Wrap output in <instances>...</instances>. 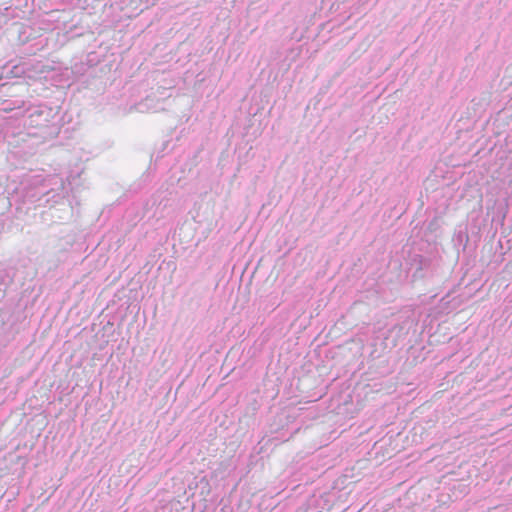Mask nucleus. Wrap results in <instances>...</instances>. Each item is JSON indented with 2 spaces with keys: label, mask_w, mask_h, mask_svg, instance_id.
I'll list each match as a JSON object with an SVG mask.
<instances>
[{
  "label": "nucleus",
  "mask_w": 512,
  "mask_h": 512,
  "mask_svg": "<svg viewBox=\"0 0 512 512\" xmlns=\"http://www.w3.org/2000/svg\"><path fill=\"white\" fill-rule=\"evenodd\" d=\"M25 113V125L46 128V134L51 138L57 137L64 124L71 120V117L66 120L68 116L66 112L61 114V106L47 103L30 106L25 110Z\"/></svg>",
  "instance_id": "obj_1"
},
{
  "label": "nucleus",
  "mask_w": 512,
  "mask_h": 512,
  "mask_svg": "<svg viewBox=\"0 0 512 512\" xmlns=\"http://www.w3.org/2000/svg\"><path fill=\"white\" fill-rule=\"evenodd\" d=\"M407 265L408 272L411 273L414 280L433 277L438 268L437 261L418 253L409 255Z\"/></svg>",
  "instance_id": "obj_2"
},
{
  "label": "nucleus",
  "mask_w": 512,
  "mask_h": 512,
  "mask_svg": "<svg viewBox=\"0 0 512 512\" xmlns=\"http://www.w3.org/2000/svg\"><path fill=\"white\" fill-rule=\"evenodd\" d=\"M56 187L50 188L49 190L38 192V195L33 194L32 197H36L34 200L38 203V206L54 207L56 204L61 203L67 196V189L62 178L55 179Z\"/></svg>",
  "instance_id": "obj_3"
},
{
  "label": "nucleus",
  "mask_w": 512,
  "mask_h": 512,
  "mask_svg": "<svg viewBox=\"0 0 512 512\" xmlns=\"http://www.w3.org/2000/svg\"><path fill=\"white\" fill-rule=\"evenodd\" d=\"M25 74V68L22 65L4 66L0 70V87L8 84V82H2L3 79L20 78Z\"/></svg>",
  "instance_id": "obj_4"
},
{
  "label": "nucleus",
  "mask_w": 512,
  "mask_h": 512,
  "mask_svg": "<svg viewBox=\"0 0 512 512\" xmlns=\"http://www.w3.org/2000/svg\"><path fill=\"white\" fill-rule=\"evenodd\" d=\"M468 242L469 236L466 230H459L453 236V243L458 253L460 251L465 252Z\"/></svg>",
  "instance_id": "obj_5"
},
{
  "label": "nucleus",
  "mask_w": 512,
  "mask_h": 512,
  "mask_svg": "<svg viewBox=\"0 0 512 512\" xmlns=\"http://www.w3.org/2000/svg\"><path fill=\"white\" fill-rule=\"evenodd\" d=\"M438 227V221L436 218H434L433 220H431L428 225H427V230L430 231V232H433L436 230V228Z\"/></svg>",
  "instance_id": "obj_6"
},
{
  "label": "nucleus",
  "mask_w": 512,
  "mask_h": 512,
  "mask_svg": "<svg viewBox=\"0 0 512 512\" xmlns=\"http://www.w3.org/2000/svg\"><path fill=\"white\" fill-rule=\"evenodd\" d=\"M304 512H322L318 510L317 508L307 507Z\"/></svg>",
  "instance_id": "obj_7"
},
{
  "label": "nucleus",
  "mask_w": 512,
  "mask_h": 512,
  "mask_svg": "<svg viewBox=\"0 0 512 512\" xmlns=\"http://www.w3.org/2000/svg\"><path fill=\"white\" fill-rule=\"evenodd\" d=\"M301 510H302V509L300 508V509L298 510V512H301Z\"/></svg>",
  "instance_id": "obj_8"
}]
</instances>
